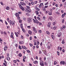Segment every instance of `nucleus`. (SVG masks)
<instances>
[{
	"label": "nucleus",
	"mask_w": 66,
	"mask_h": 66,
	"mask_svg": "<svg viewBox=\"0 0 66 66\" xmlns=\"http://www.w3.org/2000/svg\"><path fill=\"white\" fill-rule=\"evenodd\" d=\"M9 22H10V24L11 26L12 25V24L13 25H14V24H15V21H12L10 20V21Z\"/></svg>",
	"instance_id": "nucleus-1"
},
{
	"label": "nucleus",
	"mask_w": 66,
	"mask_h": 66,
	"mask_svg": "<svg viewBox=\"0 0 66 66\" xmlns=\"http://www.w3.org/2000/svg\"><path fill=\"white\" fill-rule=\"evenodd\" d=\"M32 19L31 18H29L27 19V21L28 23H30L32 21Z\"/></svg>",
	"instance_id": "nucleus-2"
},
{
	"label": "nucleus",
	"mask_w": 66,
	"mask_h": 66,
	"mask_svg": "<svg viewBox=\"0 0 66 66\" xmlns=\"http://www.w3.org/2000/svg\"><path fill=\"white\" fill-rule=\"evenodd\" d=\"M19 6L20 8V9H21L22 10V11H24V8H23V7H22V6H21V5L19 3Z\"/></svg>",
	"instance_id": "nucleus-3"
},
{
	"label": "nucleus",
	"mask_w": 66,
	"mask_h": 66,
	"mask_svg": "<svg viewBox=\"0 0 66 66\" xmlns=\"http://www.w3.org/2000/svg\"><path fill=\"white\" fill-rule=\"evenodd\" d=\"M32 20L35 23H39V22L38 21V20H37V19L36 20H35L34 19H32Z\"/></svg>",
	"instance_id": "nucleus-4"
},
{
	"label": "nucleus",
	"mask_w": 66,
	"mask_h": 66,
	"mask_svg": "<svg viewBox=\"0 0 66 66\" xmlns=\"http://www.w3.org/2000/svg\"><path fill=\"white\" fill-rule=\"evenodd\" d=\"M26 12H28V13H29L31 12V10L30 9H26Z\"/></svg>",
	"instance_id": "nucleus-5"
},
{
	"label": "nucleus",
	"mask_w": 66,
	"mask_h": 66,
	"mask_svg": "<svg viewBox=\"0 0 66 66\" xmlns=\"http://www.w3.org/2000/svg\"><path fill=\"white\" fill-rule=\"evenodd\" d=\"M32 29L33 31H34L35 33L37 32V30H36V29L34 27H33L32 28Z\"/></svg>",
	"instance_id": "nucleus-6"
},
{
	"label": "nucleus",
	"mask_w": 66,
	"mask_h": 66,
	"mask_svg": "<svg viewBox=\"0 0 66 66\" xmlns=\"http://www.w3.org/2000/svg\"><path fill=\"white\" fill-rule=\"evenodd\" d=\"M40 65L42 66H44V62L42 61L41 62H40Z\"/></svg>",
	"instance_id": "nucleus-7"
},
{
	"label": "nucleus",
	"mask_w": 66,
	"mask_h": 66,
	"mask_svg": "<svg viewBox=\"0 0 66 66\" xmlns=\"http://www.w3.org/2000/svg\"><path fill=\"white\" fill-rule=\"evenodd\" d=\"M13 33L12 32L11 33V35L10 36L12 38V39H14V37H13Z\"/></svg>",
	"instance_id": "nucleus-8"
},
{
	"label": "nucleus",
	"mask_w": 66,
	"mask_h": 66,
	"mask_svg": "<svg viewBox=\"0 0 66 66\" xmlns=\"http://www.w3.org/2000/svg\"><path fill=\"white\" fill-rule=\"evenodd\" d=\"M60 64L62 65H63V64L65 65V62L64 61H62L60 62Z\"/></svg>",
	"instance_id": "nucleus-9"
},
{
	"label": "nucleus",
	"mask_w": 66,
	"mask_h": 66,
	"mask_svg": "<svg viewBox=\"0 0 66 66\" xmlns=\"http://www.w3.org/2000/svg\"><path fill=\"white\" fill-rule=\"evenodd\" d=\"M48 19H50V20L51 21H52L53 19V18H52V16H50V17H49Z\"/></svg>",
	"instance_id": "nucleus-10"
},
{
	"label": "nucleus",
	"mask_w": 66,
	"mask_h": 66,
	"mask_svg": "<svg viewBox=\"0 0 66 66\" xmlns=\"http://www.w3.org/2000/svg\"><path fill=\"white\" fill-rule=\"evenodd\" d=\"M51 25V23L50 22L48 23V24L47 25V27L48 28H50V25Z\"/></svg>",
	"instance_id": "nucleus-11"
},
{
	"label": "nucleus",
	"mask_w": 66,
	"mask_h": 66,
	"mask_svg": "<svg viewBox=\"0 0 66 66\" xmlns=\"http://www.w3.org/2000/svg\"><path fill=\"white\" fill-rule=\"evenodd\" d=\"M7 46H6L4 48V51H6V50H7Z\"/></svg>",
	"instance_id": "nucleus-12"
},
{
	"label": "nucleus",
	"mask_w": 66,
	"mask_h": 66,
	"mask_svg": "<svg viewBox=\"0 0 66 66\" xmlns=\"http://www.w3.org/2000/svg\"><path fill=\"white\" fill-rule=\"evenodd\" d=\"M21 4L22 5H26V4L22 2H21Z\"/></svg>",
	"instance_id": "nucleus-13"
},
{
	"label": "nucleus",
	"mask_w": 66,
	"mask_h": 66,
	"mask_svg": "<svg viewBox=\"0 0 66 66\" xmlns=\"http://www.w3.org/2000/svg\"><path fill=\"white\" fill-rule=\"evenodd\" d=\"M15 16L16 17H18L19 16V15L18 14V13H15Z\"/></svg>",
	"instance_id": "nucleus-14"
},
{
	"label": "nucleus",
	"mask_w": 66,
	"mask_h": 66,
	"mask_svg": "<svg viewBox=\"0 0 66 66\" xmlns=\"http://www.w3.org/2000/svg\"><path fill=\"white\" fill-rule=\"evenodd\" d=\"M35 13H36V14L38 15V14H39V12H38V11H35Z\"/></svg>",
	"instance_id": "nucleus-15"
},
{
	"label": "nucleus",
	"mask_w": 66,
	"mask_h": 66,
	"mask_svg": "<svg viewBox=\"0 0 66 66\" xmlns=\"http://www.w3.org/2000/svg\"><path fill=\"white\" fill-rule=\"evenodd\" d=\"M62 43L63 44H64L65 43V40L64 39H63L62 40Z\"/></svg>",
	"instance_id": "nucleus-16"
},
{
	"label": "nucleus",
	"mask_w": 66,
	"mask_h": 66,
	"mask_svg": "<svg viewBox=\"0 0 66 66\" xmlns=\"http://www.w3.org/2000/svg\"><path fill=\"white\" fill-rule=\"evenodd\" d=\"M28 33L30 34L31 35L32 34V32L31 30H29L28 31Z\"/></svg>",
	"instance_id": "nucleus-17"
},
{
	"label": "nucleus",
	"mask_w": 66,
	"mask_h": 66,
	"mask_svg": "<svg viewBox=\"0 0 66 66\" xmlns=\"http://www.w3.org/2000/svg\"><path fill=\"white\" fill-rule=\"evenodd\" d=\"M6 9L7 10H10V7L8 6H7L6 7Z\"/></svg>",
	"instance_id": "nucleus-18"
},
{
	"label": "nucleus",
	"mask_w": 66,
	"mask_h": 66,
	"mask_svg": "<svg viewBox=\"0 0 66 66\" xmlns=\"http://www.w3.org/2000/svg\"><path fill=\"white\" fill-rule=\"evenodd\" d=\"M19 43L20 44H23V42L22 41L21 42H19Z\"/></svg>",
	"instance_id": "nucleus-19"
},
{
	"label": "nucleus",
	"mask_w": 66,
	"mask_h": 66,
	"mask_svg": "<svg viewBox=\"0 0 66 66\" xmlns=\"http://www.w3.org/2000/svg\"><path fill=\"white\" fill-rule=\"evenodd\" d=\"M61 33H59V34L58 35V37H60V36H61Z\"/></svg>",
	"instance_id": "nucleus-20"
},
{
	"label": "nucleus",
	"mask_w": 66,
	"mask_h": 66,
	"mask_svg": "<svg viewBox=\"0 0 66 66\" xmlns=\"http://www.w3.org/2000/svg\"><path fill=\"white\" fill-rule=\"evenodd\" d=\"M36 10H37L38 11H40V9H39L38 8L36 7L35 8Z\"/></svg>",
	"instance_id": "nucleus-21"
},
{
	"label": "nucleus",
	"mask_w": 66,
	"mask_h": 66,
	"mask_svg": "<svg viewBox=\"0 0 66 66\" xmlns=\"http://www.w3.org/2000/svg\"><path fill=\"white\" fill-rule=\"evenodd\" d=\"M48 13H49V15H51L52 14V12H50L49 11H48Z\"/></svg>",
	"instance_id": "nucleus-22"
},
{
	"label": "nucleus",
	"mask_w": 66,
	"mask_h": 66,
	"mask_svg": "<svg viewBox=\"0 0 66 66\" xmlns=\"http://www.w3.org/2000/svg\"><path fill=\"white\" fill-rule=\"evenodd\" d=\"M53 28L54 30H55L57 28V27L54 26L53 27Z\"/></svg>",
	"instance_id": "nucleus-23"
},
{
	"label": "nucleus",
	"mask_w": 66,
	"mask_h": 66,
	"mask_svg": "<svg viewBox=\"0 0 66 66\" xmlns=\"http://www.w3.org/2000/svg\"><path fill=\"white\" fill-rule=\"evenodd\" d=\"M6 59L8 60V61H9V60H10V58L9 57H6Z\"/></svg>",
	"instance_id": "nucleus-24"
},
{
	"label": "nucleus",
	"mask_w": 66,
	"mask_h": 66,
	"mask_svg": "<svg viewBox=\"0 0 66 66\" xmlns=\"http://www.w3.org/2000/svg\"><path fill=\"white\" fill-rule=\"evenodd\" d=\"M34 64H36V63H38V62H37V61H35L34 62Z\"/></svg>",
	"instance_id": "nucleus-25"
},
{
	"label": "nucleus",
	"mask_w": 66,
	"mask_h": 66,
	"mask_svg": "<svg viewBox=\"0 0 66 66\" xmlns=\"http://www.w3.org/2000/svg\"><path fill=\"white\" fill-rule=\"evenodd\" d=\"M19 56L20 57H21V56L22 55L21 54V53H20L19 55Z\"/></svg>",
	"instance_id": "nucleus-26"
},
{
	"label": "nucleus",
	"mask_w": 66,
	"mask_h": 66,
	"mask_svg": "<svg viewBox=\"0 0 66 66\" xmlns=\"http://www.w3.org/2000/svg\"><path fill=\"white\" fill-rule=\"evenodd\" d=\"M51 36L52 39H54V36L52 35Z\"/></svg>",
	"instance_id": "nucleus-27"
},
{
	"label": "nucleus",
	"mask_w": 66,
	"mask_h": 66,
	"mask_svg": "<svg viewBox=\"0 0 66 66\" xmlns=\"http://www.w3.org/2000/svg\"><path fill=\"white\" fill-rule=\"evenodd\" d=\"M57 63V62H56V61H54V65H56Z\"/></svg>",
	"instance_id": "nucleus-28"
},
{
	"label": "nucleus",
	"mask_w": 66,
	"mask_h": 66,
	"mask_svg": "<svg viewBox=\"0 0 66 66\" xmlns=\"http://www.w3.org/2000/svg\"><path fill=\"white\" fill-rule=\"evenodd\" d=\"M26 15H27V16H30L29 14L28 13H26Z\"/></svg>",
	"instance_id": "nucleus-29"
},
{
	"label": "nucleus",
	"mask_w": 66,
	"mask_h": 66,
	"mask_svg": "<svg viewBox=\"0 0 66 66\" xmlns=\"http://www.w3.org/2000/svg\"><path fill=\"white\" fill-rule=\"evenodd\" d=\"M47 48L48 49H50V46H47Z\"/></svg>",
	"instance_id": "nucleus-30"
},
{
	"label": "nucleus",
	"mask_w": 66,
	"mask_h": 66,
	"mask_svg": "<svg viewBox=\"0 0 66 66\" xmlns=\"http://www.w3.org/2000/svg\"><path fill=\"white\" fill-rule=\"evenodd\" d=\"M46 33H47V34H48V35L49 34H50V33L48 31H46Z\"/></svg>",
	"instance_id": "nucleus-31"
},
{
	"label": "nucleus",
	"mask_w": 66,
	"mask_h": 66,
	"mask_svg": "<svg viewBox=\"0 0 66 66\" xmlns=\"http://www.w3.org/2000/svg\"><path fill=\"white\" fill-rule=\"evenodd\" d=\"M42 6H41L40 5L39 6V7L40 9L42 8Z\"/></svg>",
	"instance_id": "nucleus-32"
},
{
	"label": "nucleus",
	"mask_w": 66,
	"mask_h": 66,
	"mask_svg": "<svg viewBox=\"0 0 66 66\" xmlns=\"http://www.w3.org/2000/svg\"><path fill=\"white\" fill-rule=\"evenodd\" d=\"M22 29V28H23V26H22V24H21L20 25Z\"/></svg>",
	"instance_id": "nucleus-33"
},
{
	"label": "nucleus",
	"mask_w": 66,
	"mask_h": 66,
	"mask_svg": "<svg viewBox=\"0 0 66 66\" xmlns=\"http://www.w3.org/2000/svg\"><path fill=\"white\" fill-rule=\"evenodd\" d=\"M26 7H27V8H26V9H30V7L29 6H27Z\"/></svg>",
	"instance_id": "nucleus-34"
},
{
	"label": "nucleus",
	"mask_w": 66,
	"mask_h": 66,
	"mask_svg": "<svg viewBox=\"0 0 66 66\" xmlns=\"http://www.w3.org/2000/svg\"><path fill=\"white\" fill-rule=\"evenodd\" d=\"M3 64L5 66H6V63H3Z\"/></svg>",
	"instance_id": "nucleus-35"
},
{
	"label": "nucleus",
	"mask_w": 66,
	"mask_h": 66,
	"mask_svg": "<svg viewBox=\"0 0 66 66\" xmlns=\"http://www.w3.org/2000/svg\"><path fill=\"white\" fill-rule=\"evenodd\" d=\"M27 28L28 29H30L31 27H30V26H27Z\"/></svg>",
	"instance_id": "nucleus-36"
},
{
	"label": "nucleus",
	"mask_w": 66,
	"mask_h": 66,
	"mask_svg": "<svg viewBox=\"0 0 66 66\" xmlns=\"http://www.w3.org/2000/svg\"><path fill=\"white\" fill-rule=\"evenodd\" d=\"M64 16H65V15H64V14H63L62 15V18H64Z\"/></svg>",
	"instance_id": "nucleus-37"
},
{
	"label": "nucleus",
	"mask_w": 66,
	"mask_h": 66,
	"mask_svg": "<svg viewBox=\"0 0 66 66\" xmlns=\"http://www.w3.org/2000/svg\"><path fill=\"white\" fill-rule=\"evenodd\" d=\"M22 29L23 32H25V30H24V29H23L22 28Z\"/></svg>",
	"instance_id": "nucleus-38"
},
{
	"label": "nucleus",
	"mask_w": 66,
	"mask_h": 66,
	"mask_svg": "<svg viewBox=\"0 0 66 66\" xmlns=\"http://www.w3.org/2000/svg\"><path fill=\"white\" fill-rule=\"evenodd\" d=\"M38 32L39 33H42V31L41 30H39Z\"/></svg>",
	"instance_id": "nucleus-39"
},
{
	"label": "nucleus",
	"mask_w": 66,
	"mask_h": 66,
	"mask_svg": "<svg viewBox=\"0 0 66 66\" xmlns=\"http://www.w3.org/2000/svg\"><path fill=\"white\" fill-rule=\"evenodd\" d=\"M37 18L38 19V20H39V21L40 20V18L39 17H37Z\"/></svg>",
	"instance_id": "nucleus-40"
},
{
	"label": "nucleus",
	"mask_w": 66,
	"mask_h": 66,
	"mask_svg": "<svg viewBox=\"0 0 66 66\" xmlns=\"http://www.w3.org/2000/svg\"><path fill=\"white\" fill-rule=\"evenodd\" d=\"M42 10L43 11L45 10V7H43L42 8Z\"/></svg>",
	"instance_id": "nucleus-41"
},
{
	"label": "nucleus",
	"mask_w": 66,
	"mask_h": 66,
	"mask_svg": "<svg viewBox=\"0 0 66 66\" xmlns=\"http://www.w3.org/2000/svg\"><path fill=\"white\" fill-rule=\"evenodd\" d=\"M63 27H61L60 28L61 30H64V29Z\"/></svg>",
	"instance_id": "nucleus-42"
},
{
	"label": "nucleus",
	"mask_w": 66,
	"mask_h": 66,
	"mask_svg": "<svg viewBox=\"0 0 66 66\" xmlns=\"http://www.w3.org/2000/svg\"><path fill=\"white\" fill-rule=\"evenodd\" d=\"M29 44L30 47H32V46H33V45L31 43H29Z\"/></svg>",
	"instance_id": "nucleus-43"
},
{
	"label": "nucleus",
	"mask_w": 66,
	"mask_h": 66,
	"mask_svg": "<svg viewBox=\"0 0 66 66\" xmlns=\"http://www.w3.org/2000/svg\"><path fill=\"white\" fill-rule=\"evenodd\" d=\"M19 21L20 23H21L22 21L20 20H19Z\"/></svg>",
	"instance_id": "nucleus-44"
},
{
	"label": "nucleus",
	"mask_w": 66,
	"mask_h": 66,
	"mask_svg": "<svg viewBox=\"0 0 66 66\" xmlns=\"http://www.w3.org/2000/svg\"><path fill=\"white\" fill-rule=\"evenodd\" d=\"M23 49H24L26 50L27 49V48H26V47L25 46H24L23 47Z\"/></svg>",
	"instance_id": "nucleus-45"
},
{
	"label": "nucleus",
	"mask_w": 66,
	"mask_h": 66,
	"mask_svg": "<svg viewBox=\"0 0 66 66\" xmlns=\"http://www.w3.org/2000/svg\"><path fill=\"white\" fill-rule=\"evenodd\" d=\"M19 48L20 49H21V46L20 45H19Z\"/></svg>",
	"instance_id": "nucleus-46"
},
{
	"label": "nucleus",
	"mask_w": 66,
	"mask_h": 66,
	"mask_svg": "<svg viewBox=\"0 0 66 66\" xmlns=\"http://www.w3.org/2000/svg\"><path fill=\"white\" fill-rule=\"evenodd\" d=\"M62 27L63 29H65V28L66 27H65V26L63 25V26Z\"/></svg>",
	"instance_id": "nucleus-47"
},
{
	"label": "nucleus",
	"mask_w": 66,
	"mask_h": 66,
	"mask_svg": "<svg viewBox=\"0 0 66 66\" xmlns=\"http://www.w3.org/2000/svg\"><path fill=\"white\" fill-rule=\"evenodd\" d=\"M57 54L58 55H60V53H59V52L57 51Z\"/></svg>",
	"instance_id": "nucleus-48"
},
{
	"label": "nucleus",
	"mask_w": 66,
	"mask_h": 66,
	"mask_svg": "<svg viewBox=\"0 0 66 66\" xmlns=\"http://www.w3.org/2000/svg\"><path fill=\"white\" fill-rule=\"evenodd\" d=\"M43 19L44 20H45L46 19V17L45 16H44L43 17Z\"/></svg>",
	"instance_id": "nucleus-49"
},
{
	"label": "nucleus",
	"mask_w": 66,
	"mask_h": 66,
	"mask_svg": "<svg viewBox=\"0 0 66 66\" xmlns=\"http://www.w3.org/2000/svg\"><path fill=\"white\" fill-rule=\"evenodd\" d=\"M56 14H60V13L58 11L56 12Z\"/></svg>",
	"instance_id": "nucleus-50"
},
{
	"label": "nucleus",
	"mask_w": 66,
	"mask_h": 66,
	"mask_svg": "<svg viewBox=\"0 0 66 66\" xmlns=\"http://www.w3.org/2000/svg\"><path fill=\"white\" fill-rule=\"evenodd\" d=\"M53 26H55V22H53Z\"/></svg>",
	"instance_id": "nucleus-51"
},
{
	"label": "nucleus",
	"mask_w": 66,
	"mask_h": 66,
	"mask_svg": "<svg viewBox=\"0 0 66 66\" xmlns=\"http://www.w3.org/2000/svg\"><path fill=\"white\" fill-rule=\"evenodd\" d=\"M60 51H62V48L61 47H60V49H59Z\"/></svg>",
	"instance_id": "nucleus-52"
},
{
	"label": "nucleus",
	"mask_w": 66,
	"mask_h": 66,
	"mask_svg": "<svg viewBox=\"0 0 66 66\" xmlns=\"http://www.w3.org/2000/svg\"><path fill=\"white\" fill-rule=\"evenodd\" d=\"M17 17L18 18V20H20V18L19 17H19Z\"/></svg>",
	"instance_id": "nucleus-53"
},
{
	"label": "nucleus",
	"mask_w": 66,
	"mask_h": 66,
	"mask_svg": "<svg viewBox=\"0 0 66 66\" xmlns=\"http://www.w3.org/2000/svg\"><path fill=\"white\" fill-rule=\"evenodd\" d=\"M21 38H22V39H23V36L21 35Z\"/></svg>",
	"instance_id": "nucleus-54"
},
{
	"label": "nucleus",
	"mask_w": 66,
	"mask_h": 66,
	"mask_svg": "<svg viewBox=\"0 0 66 66\" xmlns=\"http://www.w3.org/2000/svg\"><path fill=\"white\" fill-rule=\"evenodd\" d=\"M31 4L32 5H33V4H34V2H32L31 3Z\"/></svg>",
	"instance_id": "nucleus-55"
},
{
	"label": "nucleus",
	"mask_w": 66,
	"mask_h": 66,
	"mask_svg": "<svg viewBox=\"0 0 66 66\" xmlns=\"http://www.w3.org/2000/svg\"><path fill=\"white\" fill-rule=\"evenodd\" d=\"M27 52H28V53H30V50H27Z\"/></svg>",
	"instance_id": "nucleus-56"
},
{
	"label": "nucleus",
	"mask_w": 66,
	"mask_h": 66,
	"mask_svg": "<svg viewBox=\"0 0 66 66\" xmlns=\"http://www.w3.org/2000/svg\"><path fill=\"white\" fill-rule=\"evenodd\" d=\"M48 7V6H45L44 7H45V8H47V7Z\"/></svg>",
	"instance_id": "nucleus-57"
},
{
	"label": "nucleus",
	"mask_w": 66,
	"mask_h": 66,
	"mask_svg": "<svg viewBox=\"0 0 66 66\" xmlns=\"http://www.w3.org/2000/svg\"><path fill=\"white\" fill-rule=\"evenodd\" d=\"M62 23H64V20L63 19L62 20Z\"/></svg>",
	"instance_id": "nucleus-58"
},
{
	"label": "nucleus",
	"mask_w": 66,
	"mask_h": 66,
	"mask_svg": "<svg viewBox=\"0 0 66 66\" xmlns=\"http://www.w3.org/2000/svg\"><path fill=\"white\" fill-rule=\"evenodd\" d=\"M13 62L14 63H16V61L15 60H14L13 61Z\"/></svg>",
	"instance_id": "nucleus-59"
},
{
	"label": "nucleus",
	"mask_w": 66,
	"mask_h": 66,
	"mask_svg": "<svg viewBox=\"0 0 66 66\" xmlns=\"http://www.w3.org/2000/svg\"><path fill=\"white\" fill-rule=\"evenodd\" d=\"M34 18H35V19L36 20V16H34Z\"/></svg>",
	"instance_id": "nucleus-60"
},
{
	"label": "nucleus",
	"mask_w": 66,
	"mask_h": 66,
	"mask_svg": "<svg viewBox=\"0 0 66 66\" xmlns=\"http://www.w3.org/2000/svg\"><path fill=\"white\" fill-rule=\"evenodd\" d=\"M32 37H30V40H32Z\"/></svg>",
	"instance_id": "nucleus-61"
},
{
	"label": "nucleus",
	"mask_w": 66,
	"mask_h": 66,
	"mask_svg": "<svg viewBox=\"0 0 66 66\" xmlns=\"http://www.w3.org/2000/svg\"><path fill=\"white\" fill-rule=\"evenodd\" d=\"M56 7H58V4H56L55 5Z\"/></svg>",
	"instance_id": "nucleus-62"
},
{
	"label": "nucleus",
	"mask_w": 66,
	"mask_h": 66,
	"mask_svg": "<svg viewBox=\"0 0 66 66\" xmlns=\"http://www.w3.org/2000/svg\"><path fill=\"white\" fill-rule=\"evenodd\" d=\"M37 45H39V42L38 41L37 42Z\"/></svg>",
	"instance_id": "nucleus-63"
},
{
	"label": "nucleus",
	"mask_w": 66,
	"mask_h": 66,
	"mask_svg": "<svg viewBox=\"0 0 66 66\" xmlns=\"http://www.w3.org/2000/svg\"><path fill=\"white\" fill-rule=\"evenodd\" d=\"M41 6H42L43 5V3H41V4H40Z\"/></svg>",
	"instance_id": "nucleus-64"
}]
</instances>
